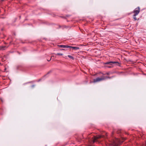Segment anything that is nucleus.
Listing matches in <instances>:
<instances>
[{"label": "nucleus", "instance_id": "f257e3e1", "mask_svg": "<svg viewBox=\"0 0 146 146\" xmlns=\"http://www.w3.org/2000/svg\"><path fill=\"white\" fill-rule=\"evenodd\" d=\"M106 77L104 76L101 77L100 78H98L95 79H94V82H96L99 81H100L102 80L105 79L106 78Z\"/></svg>", "mask_w": 146, "mask_h": 146}, {"label": "nucleus", "instance_id": "f03ea898", "mask_svg": "<svg viewBox=\"0 0 146 146\" xmlns=\"http://www.w3.org/2000/svg\"><path fill=\"white\" fill-rule=\"evenodd\" d=\"M140 11V9L139 8H137L135 9L134 10V12L135 13V16L137 15L139 13Z\"/></svg>", "mask_w": 146, "mask_h": 146}, {"label": "nucleus", "instance_id": "7ed1b4c3", "mask_svg": "<svg viewBox=\"0 0 146 146\" xmlns=\"http://www.w3.org/2000/svg\"><path fill=\"white\" fill-rule=\"evenodd\" d=\"M102 137H103V136H102V135H98L96 137H94V139L93 140V142H94L97 139Z\"/></svg>", "mask_w": 146, "mask_h": 146}, {"label": "nucleus", "instance_id": "20e7f679", "mask_svg": "<svg viewBox=\"0 0 146 146\" xmlns=\"http://www.w3.org/2000/svg\"><path fill=\"white\" fill-rule=\"evenodd\" d=\"M58 46L60 47H62V48H68L70 47H71L69 46H66V45H58Z\"/></svg>", "mask_w": 146, "mask_h": 146}, {"label": "nucleus", "instance_id": "39448f33", "mask_svg": "<svg viewBox=\"0 0 146 146\" xmlns=\"http://www.w3.org/2000/svg\"><path fill=\"white\" fill-rule=\"evenodd\" d=\"M71 47L70 48H72V49L75 50H77V49H79V48L77 47H73V46H70Z\"/></svg>", "mask_w": 146, "mask_h": 146}, {"label": "nucleus", "instance_id": "423d86ee", "mask_svg": "<svg viewBox=\"0 0 146 146\" xmlns=\"http://www.w3.org/2000/svg\"><path fill=\"white\" fill-rule=\"evenodd\" d=\"M68 57H69L70 58H71V59H74V58L73 56H70V55H68Z\"/></svg>", "mask_w": 146, "mask_h": 146}, {"label": "nucleus", "instance_id": "0eeeda50", "mask_svg": "<svg viewBox=\"0 0 146 146\" xmlns=\"http://www.w3.org/2000/svg\"><path fill=\"white\" fill-rule=\"evenodd\" d=\"M56 55L59 56H62L63 55V54L61 53H58L56 54Z\"/></svg>", "mask_w": 146, "mask_h": 146}, {"label": "nucleus", "instance_id": "6e6552de", "mask_svg": "<svg viewBox=\"0 0 146 146\" xmlns=\"http://www.w3.org/2000/svg\"><path fill=\"white\" fill-rule=\"evenodd\" d=\"M117 63V62H108V63H107V64H109L110 65H111V63Z\"/></svg>", "mask_w": 146, "mask_h": 146}, {"label": "nucleus", "instance_id": "1a4fd4ad", "mask_svg": "<svg viewBox=\"0 0 146 146\" xmlns=\"http://www.w3.org/2000/svg\"><path fill=\"white\" fill-rule=\"evenodd\" d=\"M118 140L117 139L115 141H114V144H116L118 142Z\"/></svg>", "mask_w": 146, "mask_h": 146}, {"label": "nucleus", "instance_id": "9d476101", "mask_svg": "<svg viewBox=\"0 0 146 146\" xmlns=\"http://www.w3.org/2000/svg\"><path fill=\"white\" fill-rule=\"evenodd\" d=\"M135 15H134V17H133V19H135V20H137V18L135 17Z\"/></svg>", "mask_w": 146, "mask_h": 146}, {"label": "nucleus", "instance_id": "9b49d317", "mask_svg": "<svg viewBox=\"0 0 146 146\" xmlns=\"http://www.w3.org/2000/svg\"><path fill=\"white\" fill-rule=\"evenodd\" d=\"M60 50H65L63 49H61Z\"/></svg>", "mask_w": 146, "mask_h": 146}]
</instances>
